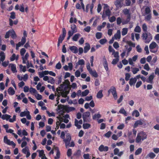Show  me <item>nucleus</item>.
<instances>
[{"instance_id": "obj_16", "label": "nucleus", "mask_w": 159, "mask_h": 159, "mask_svg": "<svg viewBox=\"0 0 159 159\" xmlns=\"http://www.w3.org/2000/svg\"><path fill=\"white\" fill-rule=\"evenodd\" d=\"M99 150L101 152H107L108 150V148L107 146H104L103 145H101L98 148Z\"/></svg>"}, {"instance_id": "obj_26", "label": "nucleus", "mask_w": 159, "mask_h": 159, "mask_svg": "<svg viewBox=\"0 0 159 159\" xmlns=\"http://www.w3.org/2000/svg\"><path fill=\"white\" fill-rule=\"evenodd\" d=\"M11 116L6 114L3 115L2 116L1 118L3 120H9V119H11Z\"/></svg>"}, {"instance_id": "obj_60", "label": "nucleus", "mask_w": 159, "mask_h": 159, "mask_svg": "<svg viewBox=\"0 0 159 159\" xmlns=\"http://www.w3.org/2000/svg\"><path fill=\"white\" fill-rule=\"evenodd\" d=\"M154 39L156 42L159 44V34H157L155 35Z\"/></svg>"}, {"instance_id": "obj_58", "label": "nucleus", "mask_w": 159, "mask_h": 159, "mask_svg": "<svg viewBox=\"0 0 159 159\" xmlns=\"http://www.w3.org/2000/svg\"><path fill=\"white\" fill-rule=\"evenodd\" d=\"M20 69L23 72H25L26 70V67L25 66H23L22 65H20Z\"/></svg>"}, {"instance_id": "obj_27", "label": "nucleus", "mask_w": 159, "mask_h": 159, "mask_svg": "<svg viewBox=\"0 0 159 159\" xmlns=\"http://www.w3.org/2000/svg\"><path fill=\"white\" fill-rule=\"evenodd\" d=\"M80 34L79 33H77L74 35L72 38V40L75 41H77L80 36Z\"/></svg>"}, {"instance_id": "obj_33", "label": "nucleus", "mask_w": 159, "mask_h": 159, "mask_svg": "<svg viewBox=\"0 0 159 159\" xmlns=\"http://www.w3.org/2000/svg\"><path fill=\"white\" fill-rule=\"evenodd\" d=\"M10 36L12 39L16 38L17 37V35L13 30H11Z\"/></svg>"}, {"instance_id": "obj_13", "label": "nucleus", "mask_w": 159, "mask_h": 159, "mask_svg": "<svg viewBox=\"0 0 159 159\" xmlns=\"http://www.w3.org/2000/svg\"><path fill=\"white\" fill-rule=\"evenodd\" d=\"M114 153L115 155H117L119 157H121L123 154V151L119 152V149L117 148H116L114 150Z\"/></svg>"}, {"instance_id": "obj_10", "label": "nucleus", "mask_w": 159, "mask_h": 159, "mask_svg": "<svg viewBox=\"0 0 159 159\" xmlns=\"http://www.w3.org/2000/svg\"><path fill=\"white\" fill-rule=\"evenodd\" d=\"M111 12L109 8L104 10L102 15V17L103 18H105L107 16H109L111 15Z\"/></svg>"}, {"instance_id": "obj_34", "label": "nucleus", "mask_w": 159, "mask_h": 159, "mask_svg": "<svg viewBox=\"0 0 159 159\" xmlns=\"http://www.w3.org/2000/svg\"><path fill=\"white\" fill-rule=\"evenodd\" d=\"M119 113L123 114L125 116H127L126 111L123 108H121L120 110Z\"/></svg>"}, {"instance_id": "obj_24", "label": "nucleus", "mask_w": 159, "mask_h": 159, "mask_svg": "<svg viewBox=\"0 0 159 159\" xmlns=\"http://www.w3.org/2000/svg\"><path fill=\"white\" fill-rule=\"evenodd\" d=\"M28 75L25 74L23 76H21L20 75H17V78L18 80H27L28 78Z\"/></svg>"}, {"instance_id": "obj_59", "label": "nucleus", "mask_w": 159, "mask_h": 159, "mask_svg": "<svg viewBox=\"0 0 159 159\" xmlns=\"http://www.w3.org/2000/svg\"><path fill=\"white\" fill-rule=\"evenodd\" d=\"M107 42V40L106 39H100L99 42L102 45L104 44Z\"/></svg>"}, {"instance_id": "obj_21", "label": "nucleus", "mask_w": 159, "mask_h": 159, "mask_svg": "<svg viewBox=\"0 0 159 159\" xmlns=\"http://www.w3.org/2000/svg\"><path fill=\"white\" fill-rule=\"evenodd\" d=\"M90 46L89 44L88 43H86V46L84 48V52L86 53L90 49Z\"/></svg>"}, {"instance_id": "obj_19", "label": "nucleus", "mask_w": 159, "mask_h": 159, "mask_svg": "<svg viewBox=\"0 0 159 159\" xmlns=\"http://www.w3.org/2000/svg\"><path fill=\"white\" fill-rule=\"evenodd\" d=\"M9 66H11V69L13 73L17 72V71L16 69V64H10Z\"/></svg>"}, {"instance_id": "obj_2", "label": "nucleus", "mask_w": 159, "mask_h": 159, "mask_svg": "<svg viewBox=\"0 0 159 159\" xmlns=\"http://www.w3.org/2000/svg\"><path fill=\"white\" fill-rule=\"evenodd\" d=\"M141 38L145 43H148L152 39V35L149 32L143 33L142 34Z\"/></svg>"}, {"instance_id": "obj_46", "label": "nucleus", "mask_w": 159, "mask_h": 159, "mask_svg": "<svg viewBox=\"0 0 159 159\" xmlns=\"http://www.w3.org/2000/svg\"><path fill=\"white\" fill-rule=\"evenodd\" d=\"M101 116L99 113L95 114L93 117V120H95L97 119H98L100 118Z\"/></svg>"}, {"instance_id": "obj_17", "label": "nucleus", "mask_w": 159, "mask_h": 159, "mask_svg": "<svg viewBox=\"0 0 159 159\" xmlns=\"http://www.w3.org/2000/svg\"><path fill=\"white\" fill-rule=\"evenodd\" d=\"M70 50L73 53H76L78 52V49L75 46H70L69 47Z\"/></svg>"}, {"instance_id": "obj_52", "label": "nucleus", "mask_w": 159, "mask_h": 159, "mask_svg": "<svg viewBox=\"0 0 159 159\" xmlns=\"http://www.w3.org/2000/svg\"><path fill=\"white\" fill-rule=\"evenodd\" d=\"M151 11V10L149 7H147L145 8V14H151L150 13Z\"/></svg>"}, {"instance_id": "obj_57", "label": "nucleus", "mask_w": 159, "mask_h": 159, "mask_svg": "<svg viewBox=\"0 0 159 159\" xmlns=\"http://www.w3.org/2000/svg\"><path fill=\"white\" fill-rule=\"evenodd\" d=\"M112 132L111 131H109L104 135V136L107 138H109Z\"/></svg>"}, {"instance_id": "obj_63", "label": "nucleus", "mask_w": 159, "mask_h": 159, "mask_svg": "<svg viewBox=\"0 0 159 159\" xmlns=\"http://www.w3.org/2000/svg\"><path fill=\"white\" fill-rule=\"evenodd\" d=\"M72 154V150L70 148H69L67 151V155L68 157H70L71 156Z\"/></svg>"}, {"instance_id": "obj_40", "label": "nucleus", "mask_w": 159, "mask_h": 159, "mask_svg": "<svg viewBox=\"0 0 159 159\" xmlns=\"http://www.w3.org/2000/svg\"><path fill=\"white\" fill-rule=\"evenodd\" d=\"M30 92L31 94H36L37 93V91L34 88L31 87L29 89Z\"/></svg>"}, {"instance_id": "obj_31", "label": "nucleus", "mask_w": 159, "mask_h": 159, "mask_svg": "<svg viewBox=\"0 0 159 159\" xmlns=\"http://www.w3.org/2000/svg\"><path fill=\"white\" fill-rule=\"evenodd\" d=\"M89 73L93 77L97 78L98 77V75L97 73L95 70H92V71L89 72Z\"/></svg>"}, {"instance_id": "obj_54", "label": "nucleus", "mask_w": 159, "mask_h": 159, "mask_svg": "<svg viewBox=\"0 0 159 159\" xmlns=\"http://www.w3.org/2000/svg\"><path fill=\"white\" fill-rule=\"evenodd\" d=\"M142 151V149L141 148H139L136 151L135 154L136 155H138Z\"/></svg>"}, {"instance_id": "obj_15", "label": "nucleus", "mask_w": 159, "mask_h": 159, "mask_svg": "<svg viewBox=\"0 0 159 159\" xmlns=\"http://www.w3.org/2000/svg\"><path fill=\"white\" fill-rule=\"evenodd\" d=\"M90 115V113L89 111L84 112L83 114V118L84 122L87 121V119Z\"/></svg>"}, {"instance_id": "obj_28", "label": "nucleus", "mask_w": 159, "mask_h": 159, "mask_svg": "<svg viewBox=\"0 0 159 159\" xmlns=\"http://www.w3.org/2000/svg\"><path fill=\"white\" fill-rule=\"evenodd\" d=\"M114 4L116 7H122L121 0H116Z\"/></svg>"}, {"instance_id": "obj_48", "label": "nucleus", "mask_w": 159, "mask_h": 159, "mask_svg": "<svg viewBox=\"0 0 159 159\" xmlns=\"http://www.w3.org/2000/svg\"><path fill=\"white\" fill-rule=\"evenodd\" d=\"M147 156L151 158H153L156 156V155L154 153L151 152L149 153Z\"/></svg>"}, {"instance_id": "obj_44", "label": "nucleus", "mask_w": 159, "mask_h": 159, "mask_svg": "<svg viewBox=\"0 0 159 159\" xmlns=\"http://www.w3.org/2000/svg\"><path fill=\"white\" fill-rule=\"evenodd\" d=\"M128 32V29L127 28H123L122 31V35L124 36L127 34Z\"/></svg>"}, {"instance_id": "obj_4", "label": "nucleus", "mask_w": 159, "mask_h": 159, "mask_svg": "<svg viewBox=\"0 0 159 159\" xmlns=\"http://www.w3.org/2000/svg\"><path fill=\"white\" fill-rule=\"evenodd\" d=\"M157 44L154 42H152L149 45V48L151 52L155 53L158 51V47Z\"/></svg>"}, {"instance_id": "obj_32", "label": "nucleus", "mask_w": 159, "mask_h": 159, "mask_svg": "<svg viewBox=\"0 0 159 159\" xmlns=\"http://www.w3.org/2000/svg\"><path fill=\"white\" fill-rule=\"evenodd\" d=\"M8 92L10 95H13L15 94V91L12 88L10 87L8 89Z\"/></svg>"}, {"instance_id": "obj_39", "label": "nucleus", "mask_w": 159, "mask_h": 159, "mask_svg": "<svg viewBox=\"0 0 159 159\" xmlns=\"http://www.w3.org/2000/svg\"><path fill=\"white\" fill-rule=\"evenodd\" d=\"M127 15V19L125 21L124 23H123V24H125L128 23L129 22L130 20V17H131V14H129L128 15Z\"/></svg>"}, {"instance_id": "obj_62", "label": "nucleus", "mask_w": 159, "mask_h": 159, "mask_svg": "<svg viewBox=\"0 0 159 159\" xmlns=\"http://www.w3.org/2000/svg\"><path fill=\"white\" fill-rule=\"evenodd\" d=\"M119 59L118 58L114 59L112 61V64L113 65L116 64L119 61Z\"/></svg>"}, {"instance_id": "obj_37", "label": "nucleus", "mask_w": 159, "mask_h": 159, "mask_svg": "<svg viewBox=\"0 0 159 159\" xmlns=\"http://www.w3.org/2000/svg\"><path fill=\"white\" fill-rule=\"evenodd\" d=\"M142 28L144 33L148 32L147 31V27L145 23H144L142 25Z\"/></svg>"}, {"instance_id": "obj_22", "label": "nucleus", "mask_w": 159, "mask_h": 159, "mask_svg": "<svg viewBox=\"0 0 159 159\" xmlns=\"http://www.w3.org/2000/svg\"><path fill=\"white\" fill-rule=\"evenodd\" d=\"M0 57H1V58H0V64H1V61L3 62L5 58V56L3 52L2 51L0 52Z\"/></svg>"}, {"instance_id": "obj_5", "label": "nucleus", "mask_w": 159, "mask_h": 159, "mask_svg": "<svg viewBox=\"0 0 159 159\" xmlns=\"http://www.w3.org/2000/svg\"><path fill=\"white\" fill-rule=\"evenodd\" d=\"M109 94L111 93L115 99L116 100L117 98V95L116 92V88L114 86H112L111 87L110 89L108 91Z\"/></svg>"}, {"instance_id": "obj_38", "label": "nucleus", "mask_w": 159, "mask_h": 159, "mask_svg": "<svg viewBox=\"0 0 159 159\" xmlns=\"http://www.w3.org/2000/svg\"><path fill=\"white\" fill-rule=\"evenodd\" d=\"M79 124V123H78V120L76 119H75V125L76 127H77L78 129H80L81 128V126L80 124Z\"/></svg>"}, {"instance_id": "obj_11", "label": "nucleus", "mask_w": 159, "mask_h": 159, "mask_svg": "<svg viewBox=\"0 0 159 159\" xmlns=\"http://www.w3.org/2000/svg\"><path fill=\"white\" fill-rule=\"evenodd\" d=\"M39 76L40 78L43 77V80H54L53 78L51 76H44V75L43 73V71L42 72H39Z\"/></svg>"}, {"instance_id": "obj_49", "label": "nucleus", "mask_w": 159, "mask_h": 159, "mask_svg": "<svg viewBox=\"0 0 159 159\" xmlns=\"http://www.w3.org/2000/svg\"><path fill=\"white\" fill-rule=\"evenodd\" d=\"M134 31L135 32L140 33L141 31V29L139 26L137 25L135 28Z\"/></svg>"}, {"instance_id": "obj_61", "label": "nucleus", "mask_w": 159, "mask_h": 159, "mask_svg": "<svg viewBox=\"0 0 159 159\" xmlns=\"http://www.w3.org/2000/svg\"><path fill=\"white\" fill-rule=\"evenodd\" d=\"M10 18L11 19H14L16 18V14L15 13L12 11L11 13Z\"/></svg>"}, {"instance_id": "obj_9", "label": "nucleus", "mask_w": 159, "mask_h": 159, "mask_svg": "<svg viewBox=\"0 0 159 159\" xmlns=\"http://www.w3.org/2000/svg\"><path fill=\"white\" fill-rule=\"evenodd\" d=\"M71 139V137L70 134L69 133L67 134L66 135V139H64V141L65 142L66 148L68 147V145H69V143H70Z\"/></svg>"}, {"instance_id": "obj_55", "label": "nucleus", "mask_w": 159, "mask_h": 159, "mask_svg": "<svg viewBox=\"0 0 159 159\" xmlns=\"http://www.w3.org/2000/svg\"><path fill=\"white\" fill-rule=\"evenodd\" d=\"M123 12L125 15H127L130 14L129 10L127 9H125L123 10Z\"/></svg>"}, {"instance_id": "obj_42", "label": "nucleus", "mask_w": 159, "mask_h": 159, "mask_svg": "<svg viewBox=\"0 0 159 159\" xmlns=\"http://www.w3.org/2000/svg\"><path fill=\"white\" fill-rule=\"evenodd\" d=\"M89 91L88 89L85 90L82 93V96L84 97L87 96L89 93Z\"/></svg>"}, {"instance_id": "obj_8", "label": "nucleus", "mask_w": 159, "mask_h": 159, "mask_svg": "<svg viewBox=\"0 0 159 159\" xmlns=\"http://www.w3.org/2000/svg\"><path fill=\"white\" fill-rule=\"evenodd\" d=\"M62 35H60L58 39V42L62 43V41L64 39L66 34V31L65 28L62 29Z\"/></svg>"}, {"instance_id": "obj_41", "label": "nucleus", "mask_w": 159, "mask_h": 159, "mask_svg": "<svg viewBox=\"0 0 159 159\" xmlns=\"http://www.w3.org/2000/svg\"><path fill=\"white\" fill-rule=\"evenodd\" d=\"M11 30H9L7 31L5 35V38L6 39L9 38L10 36L11 35Z\"/></svg>"}, {"instance_id": "obj_12", "label": "nucleus", "mask_w": 159, "mask_h": 159, "mask_svg": "<svg viewBox=\"0 0 159 159\" xmlns=\"http://www.w3.org/2000/svg\"><path fill=\"white\" fill-rule=\"evenodd\" d=\"M103 65L105 68V69L107 71L108 70V64L107 62L106 58L105 56L103 57Z\"/></svg>"}, {"instance_id": "obj_51", "label": "nucleus", "mask_w": 159, "mask_h": 159, "mask_svg": "<svg viewBox=\"0 0 159 159\" xmlns=\"http://www.w3.org/2000/svg\"><path fill=\"white\" fill-rule=\"evenodd\" d=\"M148 15L145 17V20L148 21H149L152 18L151 14H148Z\"/></svg>"}, {"instance_id": "obj_3", "label": "nucleus", "mask_w": 159, "mask_h": 159, "mask_svg": "<svg viewBox=\"0 0 159 159\" xmlns=\"http://www.w3.org/2000/svg\"><path fill=\"white\" fill-rule=\"evenodd\" d=\"M147 138V135L146 134L141 131L138 133L135 139V142L137 143H139L146 139Z\"/></svg>"}, {"instance_id": "obj_18", "label": "nucleus", "mask_w": 159, "mask_h": 159, "mask_svg": "<svg viewBox=\"0 0 159 159\" xmlns=\"http://www.w3.org/2000/svg\"><path fill=\"white\" fill-rule=\"evenodd\" d=\"M143 120H138L136 121L135 122V123L134 125V128H136L139 125H142L143 124Z\"/></svg>"}, {"instance_id": "obj_29", "label": "nucleus", "mask_w": 159, "mask_h": 159, "mask_svg": "<svg viewBox=\"0 0 159 159\" xmlns=\"http://www.w3.org/2000/svg\"><path fill=\"white\" fill-rule=\"evenodd\" d=\"M71 31L73 33H75L77 32V30L76 25H75L73 24L71 25Z\"/></svg>"}, {"instance_id": "obj_36", "label": "nucleus", "mask_w": 159, "mask_h": 159, "mask_svg": "<svg viewBox=\"0 0 159 159\" xmlns=\"http://www.w3.org/2000/svg\"><path fill=\"white\" fill-rule=\"evenodd\" d=\"M28 112H29V111L27 110V109H26V111L21 112L20 114V116L23 117L26 116L28 113H27Z\"/></svg>"}, {"instance_id": "obj_25", "label": "nucleus", "mask_w": 159, "mask_h": 159, "mask_svg": "<svg viewBox=\"0 0 159 159\" xmlns=\"http://www.w3.org/2000/svg\"><path fill=\"white\" fill-rule=\"evenodd\" d=\"M37 152L39 153V156L40 157H41V158H42L43 157H46L43 150H37Z\"/></svg>"}, {"instance_id": "obj_20", "label": "nucleus", "mask_w": 159, "mask_h": 159, "mask_svg": "<svg viewBox=\"0 0 159 159\" xmlns=\"http://www.w3.org/2000/svg\"><path fill=\"white\" fill-rule=\"evenodd\" d=\"M85 64V62L83 59H80L79 60L78 62L76 63V66L75 67V68H77L78 66L80 65H84Z\"/></svg>"}, {"instance_id": "obj_47", "label": "nucleus", "mask_w": 159, "mask_h": 159, "mask_svg": "<svg viewBox=\"0 0 159 159\" xmlns=\"http://www.w3.org/2000/svg\"><path fill=\"white\" fill-rule=\"evenodd\" d=\"M157 59V57L156 56H155L153 58L152 60L151 63V65H152L155 64L156 62Z\"/></svg>"}, {"instance_id": "obj_30", "label": "nucleus", "mask_w": 159, "mask_h": 159, "mask_svg": "<svg viewBox=\"0 0 159 159\" xmlns=\"http://www.w3.org/2000/svg\"><path fill=\"white\" fill-rule=\"evenodd\" d=\"M139 112L137 110H134L132 113V115L133 116H135L136 117H139Z\"/></svg>"}, {"instance_id": "obj_43", "label": "nucleus", "mask_w": 159, "mask_h": 159, "mask_svg": "<svg viewBox=\"0 0 159 159\" xmlns=\"http://www.w3.org/2000/svg\"><path fill=\"white\" fill-rule=\"evenodd\" d=\"M90 126V125L88 123H84L83 125V128L85 129H89Z\"/></svg>"}, {"instance_id": "obj_6", "label": "nucleus", "mask_w": 159, "mask_h": 159, "mask_svg": "<svg viewBox=\"0 0 159 159\" xmlns=\"http://www.w3.org/2000/svg\"><path fill=\"white\" fill-rule=\"evenodd\" d=\"M3 141L7 145H12L14 147H15L16 146L15 143L13 141H11L9 139H8L6 136L4 137Z\"/></svg>"}, {"instance_id": "obj_23", "label": "nucleus", "mask_w": 159, "mask_h": 159, "mask_svg": "<svg viewBox=\"0 0 159 159\" xmlns=\"http://www.w3.org/2000/svg\"><path fill=\"white\" fill-rule=\"evenodd\" d=\"M102 90H99L97 93L96 95L97 98L98 99H101L103 97L102 94Z\"/></svg>"}, {"instance_id": "obj_45", "label": "nucleus", "mask_w": 159, "mask_h": 159, "mask_svg": "<svg viewBox=\"0 0 159 159\" xmlns=\"http://www.w3.org/2000/svg\"><path fill=\"white\" fill-rule=\"evenodd\" d=\"M102 34L101 32H97L96 34V37L97 39H99L102 38Z\"/></svg>"}, {"instance_id": "obj_53", "label": "nucleus", "mask_w": 159, "mask_h": 159, "mask_svg": "<svg viewBox=\"0 0 159 159\" xmlns=\"http://www.w3.org/2000/svg\"><path fill=\"white\" fill-rule=\"evenodd\" d=\"M22 151L24 153L26 154V152L29 151L28 147L27 146L25 147V148H23L22 149Z\"/></svg>"}, {"instance_id": "obj_1", "label": "nucleus", "mask_w": 159, "mask_h": 159, "mask_svg": "<svg viewBox=\"0 0 159 159\" xmlns=\"http://www.w3.org/2000/svg\"><path fill=\"white\" fill-rule=\"evenodd\" d=\"M63 83V84L60 85L58 91L61 92L62 97L66 98L69 93L70 89L68 84L66 83L65 82Z\"/></svg>"}, {"instance_id": "obj_35", "label": "nucleus", "mask_w": 159, "mask_h": 159, "mask_svg": "<svg viewBox=\"0 0 159 159\" xmlns=\"http://www.w3.org/2000/svg\"><path fill=\"white\" fill-rule=\"evenodd\" d=\"M81 151L80 150H78L74 153V155L76 157H79L81 155Z\"/></svg>"}, {"instance_id": "obj_64", "label": "nucleus", "mask_w": 159, "mask_h": 159, "mask_svg": "<svg viewBox=\"0 0 159 159\" xmlns=\"http://www.w3.org/2000/svg\"><path fill=\"white\" fill-rule=\"evenodd\" d=\"M35 96L38 100H40L42 98V96L39 94L36 93Z\"/></svg>"}, {"instance_id": "obj_56", "label": "nucleus", "mask_w": 159, "mask_h": 159, "mask_svg": "<svg viewBox=\"0 0 159 159\" xmlns=\"http://www.w3.org/2000/svg\"><path fill=\"white\" fill-rule=\"evenodd\" d=\"M26 50L24 48H22L20 50V54L21 56H24Z\"/></svg>"}, {"instance_id": "obj_50", "label": "nucleus", "mask_w": 159, "mask_h": 159, "mask_svg": "<svg viewBox=\"0 0 159 159\" xmlns=\"http://www.w3.org/2000/svg\"><path fill=\"white\" fill-rule=\"evenodd\" d=\"M64 106L62 105H59L57 107V110L59 111H61L63 110Z\"/></svg>"}, {"instance_id": "obj_7", "label": "nucleus", "mask_w": 159, "mask_h": 159, "mask_svg": "<svg viewBox=\"0 0 159 159\" xmlns=\"http://www.w3.org/2000/svg\"><path fill=\"white\" fill-rule=\"evenodd\" d=\"M127 135L128 136V141L130 143H133L134 142V137L133 135L132 134V132L128 131V132Z\"/></svg>"}, {"instance_id": "obj_14", "label": "nucleus", "mask_w": 159, "mask_h": 159, "mask_svg": "<svg viewBox=\"0 0 159 159\" xmlns=\"http://www.w3.org/2000/svg\"><path fill=\"white\" fill-rule=\"evenodd\" d=\"M57 118L58 120L57 121L56 125L59 126L60 125L61 123L63 122V120L64 119V118H63V117H62V116L61 115L57 116Z\"/></svg>"}]
</instances>
